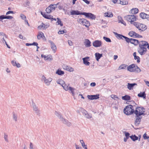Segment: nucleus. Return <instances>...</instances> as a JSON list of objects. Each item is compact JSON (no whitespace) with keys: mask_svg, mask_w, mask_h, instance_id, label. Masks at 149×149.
Returning a JSON list of instances; mask_svg holds the SVG:
<instances>
[{"mask_svg":"<svg viewBox=\"0 0 149 149\" xmlns=\"http://www.w3.org/2000/svg\"><path fill=\"white\" fill-rule=\"evenodd\" d=\"M138 44H139V45L142 46L147 48L148 45V43L147 42L144 41H142L139 42Z\"/></svg>","mask_w":149,"mask_h":149,"instance_id":"f3484780","label":"nucleus"},{"mask_svg":"<svg viewBox=\"0 0 149 149\" xmlns=\"http://www.w3.org/2000/svg\"><path fill=\"white\" fill-rule=\"evenodd\" d=\"M136 85H137V84L136 83L131 84L128 83L127 85V87L129 90H131L132 89L134 86Z\"/></svg>","mask_w":149,"mask_h":149,"instance_id":"5701e85b","label":"nucleus"},{"mask_svg":"<svg viewBox=\"0 0 149 149\" xmlns=\"http://www.w3.org/2000/svg\"><path fill=\"white\" fill-rule=\"evenodd\" d=\"M135 66V65L134 64H132L129 66H127V70L130 72H134Z\"/></svg>","mask_w":149,"mask_h":149,"instance_id":"2eb2a0df","label":"nucleus"},{"mask_svg":"<svg viewBox=\"0 0 149 149\" xmlns=\"http://www.w3.org/2000/svg\"><path fill=\"white\" fill-rule=\"evenodd\" d=\"M104 15L105 17H111L113 16V14L111 12H108L107 13H105L104 14Z\"/></svg>","mask_w":149,"mask_h":149,"instance_id":"f704fd0d","label":"nucleus"},{"mask_svg":"<svg viewBox=\"0 0 149 149\" xmlns=\"http://www.w3.org/2000/svg\"><path fill=\"white\" fill-rule=\"evenodd\" d=\"M84 116L88 119H89L92 117L91 114H89L88 113H87Z\"/></svg>","mask_w":149,"mask_h":149,"instance_id":"37998d69","label":"nucleus"},{"mask_svg":"<svg viewBox=\"0 0 149 149\" xmlns=\"http://www.w3.org/2000/svg\"><path fill=\"white\" fill-rule=\"evenodd\" d=\"M138 96L139 97H143V99H146V94L145 92L143 93L141 92L138 94Z\"/></svg>","mask_w":149,"mask_h":149,"instance_id":"2f4dec72","label":"nucleus"},{"mask_svg":"<svg viewBox=\"0 0 149 149\" xmlns=\"http://www.w3.org/2000/svg\"><path fill=\"white\" fill-rule=\"evenodd\" d=\"M140 17L143 19L148 18L149 15L144 13H141L140 14Z\"/></svg>","mask_w":149,"mask_h":149,"instance_id":"c85d7f7f","label":"nucleus"},{"mask_svg":"<svg viewBox=\"0 0 149 149\" xmlns=\"http://www.w3.org/2000/svg\"><path fill=\"white\" fill-rule=\"evenodd\" d=\"M133 24L139 30L143 31L147 28V27L144 24H141L137 22L133 23Z\"/></svg>","mask_w":149,"mask_h":149,"instance_id":"20e7f679","label":"nucleus"},{"mask_svg":"<svg viewBox=\"0 0 149 149\" xmlns=\"http://www.w3.org/2000/svg\"><path fill=\"white\" fill-rule=\"evenodd\" d=\"M20 17L23 20H26V17L23 14H21L20 15Z\"/></svg>","mask_w":149,"mask_h":149,"instance_id":"4d7b16f0","label":"nucleus"},{"mask_svg":"<svg viewBox=\"0 0 149 149\" xmlns=\"http://www.w3.org/2000/svg\"><path fill=\"white\" fill-rule=\"evenodd\" d=\"M134 58L135 60L137 59V63H139L140 62V57L138 56H135L134 57Z\"/></svg>","mask_w":149,"mask_h":149,"instance_id":"864d4df0","label":"nucleus"},{"mask_svg":"<svg viewBox=\"0 0 149 149\" xmlns=\"http://www.w3.org/2000/svg\"><path fill=\"white\" fill-rule=\"evenodd\" d=\"M42 79L44 81V83L47 86H49L52 80V78L49 77L47 78L44 75L42 77Z\"/></svg>","mask_w":149,"mask_h":149,"instance_id":"0eeeda50","label":"nucleus"},{"mask_svg":"<svg viewBox=\"0 0 149 149\" xmlns=\"http://www.w3.org/2000/svg\"><path fill=\"white\" fill-rule=\"evenodd\" d=\"M89 58L88 57H86L83 58L82 60H83V63L86 66H88L90 64L89 62L88 61V59Z\"/></svg>","mask_w":149,"mask_h":149,"instance_id":"412c9836","label":"nucleus"},{"mask_svg":"<svg viewBox=\"0 0 149 149\" xmlns=\"http://www.w3.org/2000/svg\"><path fill=\"white\" fill-rule=\"evenodd\" d=\"M111 98L113 99L114 100H116V98L118 99H119V98L118 97H117L116 95H112L111 96Z\"/></svg>","mask_w":149,"mask_h":149,"instance_id":"3c124183","label":"nucleus"},{"mask_svg":"<svg viewBox=\"0 0 149 149\" xmlns=\"http://www.w3.org/2000/svg\"><path fill=\"white\" fill-rule=\"evenodd\" d=\"M32 106L33 111L35 112V113L37 114H39L40 111L35 103L33 102L32 103Z\"/></svg>","mask_w":149,"mask_h":149,"instance_id":"9b49d317","label":"nucleus"},{"mask_svg":"<svg viewBox=\"0 0 149 149\" xmlns=\"http://www.w3.org/2000/svg\"><path fill=\"white\" fill-rule=\"evenodd\" d=\"M13 118L14 120L16 121L17 120V116L15 113H13Z\"/></svg>","mask_w":149,"mask_h":149,"instance_id":"a18cd8bd","label":"nucleus"},{"mask_svg":"<svg viewBox=\"0 0 149 149\" xmlns=\"http://www.w3.org/2000/svg\"><path fill=\"white\" fill-rule=\"evenodd\" d=\"M131 102L133 103V106L132 105H128L125 107L124 109V112L126 115H129L132 114L133 113H134L135 107H136V106L134 105L136 104L134 102V101H131Z\"/></svg>","mask_w":149,"mask_h":149,"instance_id":"f257e3e1","label":"nucleus"},{"mask_svg":"<svg viewBox=\"0 0 149 149\" xmlns=\"http://www.w3.org/2000/svg\"><path fill=\"white\" fill-rule=\"evenodd\" d=\"M118 22L119 23H121V24H123L124 25H126L125 22L123 19L122 17L120 16L118 17Z\"/></svg>","mask_w":149,"mask_h":149,"instance_id":"473e14b6","label":"nucleus"},{"mask_svg":"<svg viewBox=\"0 0 149 149\" xmlns=\"http://www.w3.org/2000/svg\"><path fill=\"white\" fill-rule=\"evenodd\" d=\"M127 65L125 64H123L120 65L118 68V70H120L121 69H125Z\"/></svg>","mask_w":149,"mask_h":149,"instance_id":"72a5a7b5","label":"nucleus"},{"mask_svg":"<svg viewBox=\"0 0 149 149\" xmlns=\"http://www.w3.org/2000/svg\"><path fill=\"white\" fill-rule=\"evenodd\" d=\"M141 71V69L137 65L135 66L134 69V72H136L137 73H139Z\"/></svg>","mask_w":149,"mask_h":149,"instance_id":"a19ab883","label":"nucleus"},{"mask_svg":"<svg viewBox=\"0 0 149 149\" xmlns=\"http://www.w3.org/2000/svg\"><path fill=\"white\" fill-rule=\"evenodd\" d=\"M122 99L123 100L128 101L130 100V97L128 95H125L122 97Z\"/></svg>","mask_w":149,"mask_h":149,"instance_id":"c9c22d12","label":"nucleus"},{"mask_svg":"<svg viewBox=\"0 0 149 149\" xmlns=\"http://www.w3.org/2000/svg\"><path fill=\"white\" fill-rule=\"evenodd\" d=\"M126 41L127 43L130 42L135 45H137L139 43V41L138 40L133 38H130L127 37Z\"/></svg>","mask_w":149,"mask_h":149,"instance_id":"6e6552de","label":"nucleus"},{"mask_svg":"<svg viewBox=\"0 0 149 149\" xmlns=\"http://www.w3.org/2000/svg\"><path fill=\"white\" fill-rule=\"evenodd\" d=\"M81 24L87 27H88L90 25V23L89 22L84 19V20H83Z\"/></svg>","mask_w":149,"mask_h":149,"instance_id":"393cba45","label":"nucleus"},{"mask_svg":"<svg viewBox=\"0 0 149 149\" xmlns=\"http://www.w3.org/2000/svg\"><path fill=\"white\" fill-rule=\"evenodd\" d=\"M128 34L130 36L133 38H141L142 37L141 36L136 33L135 32L133 31H130Z\"/></svg>","mask_w":149,"mask_h":149,"instance_id":"9d476101","label":"nucleus"},{"mask_svg":"<svg viewBox=\"0 0 149 149\" xmlns=\"http://www.w3.org/2000/svg\"><path fill=\"white\" fill-rule=\"evenodd\" d=\"M130 138L133 141H135L136 140H138L139 138L138 137L136 136L135 135H132L130 136Z\"/></svg>","mask_w":149,"mask_h":149,"instance_id":"58836bf2","label":"nucleus"},{"mask_svg":"<svg viewBox=\"0 0 149 149\" xmlns=\"http://www.w3.org/2000/svg\"><path fill=\"white\" fill-rule=\"evenodd\" d=\"M61 121L63 123L68 127H70L72 125V124L71 122L63 118L61 120Z\"/></svg>","mask_w":149,"mask_h":149,"instance_id":"4468645a","label":"nucleus"},{"mask_svg":"<svg viewBox=\"0 0 149 149\" xmlns=\"http://www.w3.org/2000/svg\"><path fill=\"white\" fill-rule=\"evenodd\" d=\"M63 68L65 70L70 72H73L74 70L73 68L70 67L68 66L64 65L63 66Z\"/></svg>","mask_w":149,"mask_h":149,"instance_id":"a878e982","label":"nucleus"},{"mask_svg":"<svg viewBox=\"0 0 149 149\" xmlns=\"http://www.w3.org/2000/svg\"><path fill=\"white\" fill-rule=\"evenodd\" d=\"M139 48H140V49H144L145 50H147V48L146 47H144L142 46L139 45Z\"/></svg>","mask_w":149,"mask_h":149,"instance_id":"680f3d73","label":"nucleus"},{"mask_svg":"<svg viewBox=\"0 0 149 149\" xmlns=\"http://www.w3.org/2000/svg\"><path fill=\"white\" fill-rule=\"evenodd\" d=\"M56 74L60 75H62L64 74V72L63 71L59 69L56 72Z\"/></svg>","mask_w":149,"mask_h":149,"instance_id":"ea45409f","label":"nucleus"},{"mask_svg":"<svg viewBox=\"0 0 149 149\" xmlns=\"http://www.w3.org/2000/svg\"><path fill=\"white\" fill-rule=\"evenodd\" d=\"M37 38L38 40L40 39L41 38H45V37L43 33L41 31H39L38 33V35L37 36Z\"/></svg>","mask_w":149,"mask_h":149,"instance_id":"cd10ccee","label":"nucleus"},{"mask_svg":"<svg viewBox=\"0 0 149 149\" xmlns=\"http://www.w3.org/2000/svg\"><path fill=\"white\" fill-rule=\"evenodd\" d=\"M87 97L88 99L91 100H93V95H88Z\"/></svg>","mask_w":149,"mask_h":149,"instance_id":"e2e57ef3","label":"nucleus"},{"mask_svg":"<svg viewBox=\"0 0 149 149\" xmlns=\"http://www.w3.org/2000/svg\"><path fill=\"white\" fill-rule=\"evenodd\" d=\"M41 14L45 18H46L48 15V14H47L45 13H43L42 12H41Z\"/></svg>","mask_w":149,"mask_h":149,"instance_id":"603ef678","label":"nucleus"},{"mask_svg":"<svg viewBox=\"0 0 149 149\" xmlns=\"http://www.w3.org/2000/svg\"><path fill=\"white\" fill-rule=\"evenodd\" d=\"M46 19H53V16L48 14Z\"/></svg>","mask_w":149,"mask_h":149,"instance_id":"6e6d98bb","label":"nucleus"},{"mask_svg":"<svg viewBox=\"0 0 149 149\" xmlns=\"http://www.w3.org/2000/svg\"><path fill=\"white\" fill-rule=\"evenodd\" d=\"M11 63L12 64V65L14 66H15L17 63H16V61H11Z\"/></svg>","mask_w":149,"mask_h":149,"instance_id":"0e129e2a","label":"nucleus"},{"mask_svg":"<svg viewBox=\"0 0 149 149\" xmlns=\"http://www.w3.org/2000/svg\"><path fill=\"white\" fill-rule=\"evenodd\" d=\"M103 39L105 40L107 42H111V39L108 38L104 36L103 37Z\"/></svg>","mask_w":149,"mask_h":149,"instance_id":"49530a36","label":"nucleus"},{"mask_svg":"<svg viewBox=\"0 0 149 149\" xmlns=\"http://www.w3.org/2000/svg\"><path fill=\"white\" fill-rule=\"evenodd\" d=\"M114 34L116 35V37L118 39H123V38L125 39V40L126 41V40L127 38V37L123 36L122 35L119 34L117 33H114Z\"/></svg>","mask_w":149,"mask_h":149,"instance_id":"6ab92c4d","label":"nucleus"},{"mask_svg":"<svg viewBox=\"0 0 149 149\" xmlns=\"http://www.w3.org/2000/svg\"><path fill=\"white\" fill-rule=\"evenodd\" d=\"M125 19L127 21L130 22L131 24H133L134 22L136 20L137 18L134 15H129L125 17Z\"/></svg>","mask_w":149,"mask_h":149,"instance_id":"423d86ee","label":"nucleus"},{"mask_svg":"<svg viewBox=\"0 0 149 149\" xmlns=\"http://www.w3.org/2000/svg\"><path fill=\"white\" fill-rule=\"evenodd\" d=\"M41 57L44 58L45 60L50 61L52 60V56L50 55L46 56L44 54H42Z\"/></svg>","mask_w":149,"mask_h":149,"instance_id":"dca6fc26","label":"nucleus"},{"mask_svg":"<svg viewBox=\"0 0 149 149\" xmlns=\"http://www.w3.org/2000/svg\"><path fill=\"white\" fill-rule=\"evenodd\" d=\"M68 86V85H67L64 83L62 86L63 88V89L65 91H67L69 90L70 91H71L72 95L74 96V89L71 87H69Z\"/></svg>","mask_w":149,"mask_h":149,"instance_id":"1a4fd4ad","label":"nucleus"},{"mask_svg":"<svg viewBox=\"0 0 149 149\" xmlns=\"http://www.w3.org/2000/svg\"><path fill=\"white\" fill-rule=\"evenodd\" d=\"M59 3H58L56 4H52L50 5L46 9V11L47 13H50L52 11L55 10L56 8L57 7V6L59 5Z\"/></svg>","mask_w":149,"mask_h":149,"instance_id":"39448f33","label":"nucleus"},{"mask_svg":"<svg viewBox=\"0 0 149 149\" xmlns=\"http://www.w3.org/2000/svg\"><path fill=\"white\" fill-rule=\"evenodd\" d=\"M29 146V148L30 149H33V143H32L31 142L30 143Z\"/></svg>","mask_w":149,"mask_h":149,"instance_id":"69168bd1","label":"nucleus"},{"mask_svg":"<svg viewBox=\"0 0 149 149\" xmlns=\"http://www.w3.org/2000/svg\"><path fill=\"white\" fill-rule=\"evenodd\" d=\"M57 21L56 22V23L58 25H60L61 26H62L63 25V24L62 23V22L61 20L59 18H57Z\"/></svg>","mask_w":149,"mask_h":149,"instance_id":"79ce46f5","label":"nucleus"},{"mask_svg":"<svg viewBox=\"0 0 149 149\" xmlns=\"http://www.w3.org/2000/svg\"><path fill=\"white\" fill-rule=\"evenodd\" d=\"M139 11V10L136 8H133L130 11V12L134 14L137 13Z\"/></svg>","mask_w":149,"mask_h":149,"instance_id":"c756f323","label":"nucleus"},{"mask_svg":"<svg viewBox=\"0 0 149 149\" xmlns=\"http://www.w3.org/2000/svg\"><path fill=\"white\" fill-rule=\"evenodd\" d=\"M54 114L60 119V120L63 118L61 113L59 112L55 111Z\"/></svg>","mask_w":149,"mask_h":149,"instance_id":"7c9ffc66","label":"nucleus"},{"mask_svg":"<svg viewBox=\"0 0 149 149\" xmlns=\"http://www.w3.org/2000/svg\"><path fill=\"white\" fill-rule=\"evenodd\" d=\"M95 58L96 60L98 61L99 60L102 56V54H100L99 53H96L95 54Z\"/></svg>","mask_w":149,"mask_h":149,"instance_id":"e433bc0d","label":"nucleus"},{"mask_svg":"<svg viewBox=\"0 0 149 149\" xmlns=\"http://www.w3.org/2000/svg\"><path fill=\"white\" fill-rule=\"evenodd\" d=\"M84 44L85 46L86 47H89L91 46V42L88 39H85L84 40Z\"/></svg>","mask_w":149,"mask_h":149,"instance_id":"aec40b11","label":"nucleus"},{"mask_svg":"<svg viewBox=\"0 0 149 149\" xmlns=\"http://www.w3.org/2000/svg\"><path fill=\"white\" fill-rule=\"evenodd\" d=\"M13 18V17L12 16H5L4 15H2L0 16V20H1L4 19H11Z\"/></svg>","mask_w":149,"mask_h":149,"instance_id":"bb28decb","label":"nucleus"},{"mask_svg":"<svg viewBox=\"0 0 149 149\" xmlns=\"http://www.w3.org/2000/svg\"><path fill=\"white\" fill-rule=\"evenodd\" d=\"M57 83L62 86L65 83L64 81L61 79H58L56 81Z\"/></svg>","mask_w":149,"mask_h":149,"instance_id":"4c0bfd02","label":"nucleus"},{"mask_svg":"<svg viewBox=\"0 0 149 149\" xmlns=\"http://www.w3.org/2000/svg\"><path fill=\"white\" fill-rule=\"evenodd\" d=\"M124 133L125 137H124V142H126L127 139L129 138H130V134L129 132H125Z\"/></svg>","mask_w":149,"mask_h":149,"instance_id":"4be33fe9","label":"nucleus"},{"mask_svg":"<svg viewBox=\"0 0 149 149\" xmlns=\"http://www.w3.org/2000/svg\"><path fill=\"white\" fill-rule=\"evenodd\" d=\"M93 46L95 47H99L102 46V42L99 40H96L93 43Z\"/></svg>","mask_w":149,"mask_h":149,"instance_id":"ddd939ff","label":"nucleus"},{"mask_svg":"<svg viewBox=\"0 0 149 149\" xmlns=\"http://www.w3.org/2000/svg\"><path fill=\"white\" fill-rule=\"evenodd\" d=\"M71 15H82L85 16L86 17H89L92 19H94L95 18V16L93 14L90 13H80L78 10H72L71 12Z\"/></svg>","mask_w":149,"mask_h":149,"instance_id":"f03ea898","label":"nucleus"},{"mask_svg":"<svg viewBox=\"0 0 149 149\" xmlns=\"http://www.w3.org/2000/svg\"><path fill=\"white\" fill-rule=\"evenodd\" d=\"M134 113L136 116H140L141 115H144L145 109L143 107H141L136 106L135 107Z\"/></svg>","mask_w":149,"mask_h":149,"instance_id":"7ed1b4c3","label":"nucleus"},{"mask_svg":"<svg viewBox=\"0 0 149 149\" xmlns=\"http://www.w3.org/2000/svg\"><path fill=\"white\" fill-rule=\"evenodd\" d=\"M0 36L1 37H4L5 38H8V36L3 32H0Z\"/></svg>","mask_w":149,"mask_h":149,"instance_id":"de8ad7c7","label":"nucleus"},{"mask_svg":"<svg viewBox=\"0 0 149 149\" xmlns=\"http://www.w3.org/2000/svg\"><path fill=\"white\" fill-rule=\"evenodd\" d=\"M142 117L141 116H136L135 119L134 124L136 126H138L140 124L141 119Z\"/></svg>","mask_w":149,"mask_h":149,"instance_id":"f8f14e48","label":"nucleus"},{"mask_svg":"<svg viewBox=\"0 0 149 149\" xmlns=\"http://www.w3.org/2000/svg\"><path fill=\"white\" fill-rule=\"evenodd\" d=\"M65 31L64 30H60L58 32V33L59 34H63L65 33Z\"/></svg>","mask_w":149,"mask_h":149,"instance_id":"bf43d9fd","label":"nucleus"},{"mask_svg":"<svg viewBox=\"0 0 149 149\" xmlns=\"http://www.w3.org/2000/svg\"><path fill=\"white\" fill-rule=\"evenodd\" d=\"M4 138L6 141L7 142H8V135L6 133H4Z\"/></svg>","mask_w":149,"mask_h":149,"instance_id":"8fccbe9b","label":"nucleus"},{"mask_svg":"<svg viewBox=\"0 0 149 149\" xmlns=\"http://www.w3.org/2000/svg\"><path fill=\"white\" fill-rule=\"evenodd\" d=\"M49 42L51 44V47L52 50L55 52L56 50V47L54 43L50 40L49 41Z\"/></svg>","mask_w":149,"mask_h":149,"instance_id":"a211bd4d","label":"nucleus"},{"mask_svg":"<svg viewBox=\"0 0 149 149\" xmlns=\"http://www.w3.org/2000/svg\"><path fill=\"white\" fill-rule=\"evenodd\" d=\"M84 18L79 19H77V21L80 24H81L83 20H84Z\"/></svg>","mask_w":149,"mask_h":149,"instance_id":"13d9d810","label":"nucleus"},{"mask_svg":"<svg viewBox=\"0 0 149 149\" xmlns=\"http://www.w3.org/2000/svg\"><path fill=\"white\" fill-rule=\"evenodd\" d=\"M119 1L120 2L119 3H120V4H121L122 5H126V4H127L128 3L126 1Z\"/></svg>","mask_w":149,"mask_h":149,"instance_id":"5fc2aeb1","label":"nucleus"},{"mask_svg":"<svg viewBox=\"0 0 149 149\" xmlns=\"http://www.w3.org/2000/svg\"><path fill=\"white\" fill-rule=\"evenodd\" d=\"M75 146L76 149H82V148L81 147L79 146L76 144H75Z\"/></svg>","mask_w":149,"mask_h":149,"instance_id":"338daca9","label":"nucleus"},{"mask_svg":"<svg viewBox=\"0 0 149 149\" xmlns=\"http://www.w3.org/2000/svg\"><path fill=\"white\" fill-rule=\"evenodd\" d=\"M93 100H96L99 98V94L93 95Z\"/></svg>","mask_w":149,"mask_h":149,"instance_id":"09e8293b","label":"nucleus"},{"mask_svg":"<svg viewBox=\"0 0 149 149\" xmlns=\"http://www.w3.org/2000/svg\"><path fill=\"white\" fill-rule=\"evenodd\" d=\"M138 51L139 54L142 55L145 54L146 53L147 50L138 48Z\"/></svg>","mask_w":149,"mask_h":149,"instance_id":"b1692460","label":"nucleus"},{"mask_svg":"<svg viewBox=\"0 0 149 149\" xmlns=\"http://www.w3.org/2000/svg\"><path fill=\"white\" fill-rule=\"evenodd\" d=\"M81 146L84 149H88L87 146L85 144V143H82Z\"/></svg>","mask_w":149,"mask_h":149,"instance_id":"052dcab7","label":"nucleus"},{"mask_svg":"<svg viewBox=\"0 0 149 149\" xmlns=\"http://www.w3.org/2000/svg\"><path fill=\"white\" fill-rule=\"evenodd\" d=\"M81 111L84 116L88 113L87 112L86 110L83 108H81Z\"/></svg>","mask_w":149,"mask_h":149,"instance_id":"c03bdc74","label":"nucleus"},{"mask_svg":"<svg viewBox=\"0 0 149 149\" xmlns=\"http://www.w3.org/2000/svg\"><path fill=\"white\" fill-rule=\"evenodd\" d=\"M63 10L65 12V14H68L69 15L68 12H67L68 10H66L64 8H63Z\"/></svg>","mask_w":149,"mask_h":149,"instance_id":"774afa93","label":"nucleus"}]
</instances>
